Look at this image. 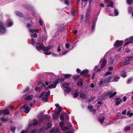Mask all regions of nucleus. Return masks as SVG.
<instances>
[{
	"mask_svg": "<svg viewBox=\"0 0 133 133\" xmlns=\"http://www.w3.org/2000/svg\"><path fill=\"white\" fill-rule=\"evenodd\" d=\"M58 80V79L56 81H55L51 85L49 84L47 88L46 87L44 84L43 83H40L38 85V87H36L35 88V90L36 91H37L38 90V89L40 88L39 87L40 86L41 87V88H44L46 89H51L55 88L59 82Z\"/></svg>",
	"mask_w": 133,
	"mask_h": 133,
	"instance_id": "1",
	"label": "nucleus"
},
{
	"mask_svg": "<svg viewBox=\"0 0 133 133\" xmlns=\"http://www.w3.org/2000/svg\"><path fill=\"white\" fill-rule=\"evenodd\" d=\"M36 49L38 50H49L54 47V46L53 45H51L48 46L46 48H45L43 45L42 43L39 42L38 43H36Z\"/></svg>",
	"mask_w": 133,
	"mask_h": 133,
	"instance_id": "2",
	"label": "nucleus"
},
{
	"mask_svg": "<svg viewBox=\"0 0 133 133\" xmlns=\"http://www.w3.org/2000/svg\"><path fill=\"white\" fill-rule=\"evenodd\" d=\"M27 27L29 29V32L31 37L37 38V35L36 33L38 32V30L37 29H30L31 28H32V25L29 24H27Z\"/></svg>",
	"mask_w": 133,
	"mask_h": 133,
	"instance_id": "3",
	"label": "nucleus"
},
{
	"mask_svg": "<svg viewBox=\"0 0 133 133\" xmlns=\"http://www.w3.org/2000/svg\"><path fill=\"white\" fill-rule=\"evenodd\" d=\"M116 94V92L115 91L113 92L112 91H109L105 94V96L106 97H109V98H113Z\"/></svg>",
	"mask_w": 133,
	"mask_h": 133,
	"instance_id": "4",
	"label": "nucleus"
},
{
	"mask_svg": "<svg viewBox=\"0 0 133 133\" xmlns=\"http://www.w3.org/2000/svg\"><path fill=\"white\" fill-rule=\"evenodd\" d=\"M100 62H102L100 68L99 69L97 70V71H98L100 70L101 69L103 68L106 65L107 61L106 59H102L100 60Z\"/></svg>",
	"mask_w": 133,
	"mask_h": 133,
	"instance_id": "5",
	"label": "nucleus"
},
{
	"mask_svg": "<svg viewBox=\"0 0 133 133\" xmlns=\"http://www.w3.org/2000/svg\"><path fill=\"white\" fill-rule=\"evenodd\" d=\"M5 32L6 30L4 27L3 23L0 22V34L5 33Z\"/></svg>",
	"mask_w": 133,
	"mask_h": 133,
	"instance_id": "6",
	"label": "nucleus"
},
{
	"mask_svg": "<svg viewBox=\"0 0 133 133\" xmlns=\"http://www.w3.org/2000/svg\"><path fill=\"white\" fill-rule=\"evenodd\" d=\"M125 41H128L124 44V46H126L128 44L133 43V37H131L125 40Z\"/></svg>",
	"mask_w": 133,
	"mask_h": 133,
	"instance_id": "7",
	"label": "nucleus"
},
{
	"mask_svg": "<svg viewBox=\"0 0 133 133\" xmlns=\"http://www.w3.org/2000/svg\"><path fill=\"white\" fill-rule=\"evenodd\" d=\"M50 90L48 91V92H46L45 97L43 98V100L45 102L48 101L49 96L50 95Z\"/></svg>",
	"mask_w": 133,
	"mask_h": 133,
	"instance_id": "8",
	"label": "nucleus"
},
{
	"mask_svg": "<svg viewBox=\"0 0 133 133\" xmlns=\"http://www.w3.org/2000/svg\"><path fill=\"white\" fill-rule=\"evenodd\" d=\"M68 118V115L64 113H61L60 115V119L61 121H63Z\"/></svg>",
	"mask_w": 133,
	"mask_h": 133,
	"instance_id": "9",
	"label": "nucleus"
},
{
	"mask_svg": "<svg viewBox=\"0 0 133 133\" xmlns=\"http://www.w3.org/2000/svg\"><path fill=\"white\" fill-rule=\"evenodd\" d=\"M23 108L25 109L24 112L26 114L28 113L30 110V109L27 106V104H25L23 105Z\"/></svg>",
	"mask_w": 133,
	"mask_h": 133,
	"instance_id": "10",
	"label": "nucleus"
},
{
	"mask_svg": "<svg viewBox=\"0 0 133 133\" xmlns=\"http://www.w3.org/2000/svg\"><path fill=\"white\" fill-rule=\"evenodd\" d=\"M115 100L116 105H118L122 102V101L120 98H115Z\"/></svg>",
	"mask_w": 133,
	"mask_h": 133,
	"instance_id": "11",
	"label": "nucleus"
},
{
	"mask_svg": "<svg viewBox=\"0 0 133 133\" xmlns=\"http://www.w3.org/2000/svg\"><path fill=\"white\" fill-rule=\"evenodd\" d=\"M88 70L86 69H85L81 72V75L85 77L87 76Z\"/></svg>",
	"mask_w": 133,
	"mask_h": 133,
	"instance_id": "12",
	"label": "nucleus"
},
{
	"mask_svg": "<svg viewBox=\"0 0 133 133\" xmlns=\"http://www.w3.org/2000/svg\"><path fill=\"white\" fill-rule=\"evenodd\" d=\"M123 41H116L114 43L115 46H121L122 44Z\"/></svg>",
	"mask_w": 133,
	"mask_h": 133,
	"instance_id": "13",
	"label": "nucleus"
},
{
	"mask_svg": "<svg viewBox=\"0 0 133 133\" xmlns=\"http://www.w3.org/2000/svg\"><path fill=\"white\" fill-rule=\"evenodd\" d=\"M13 24L12 22L10 19H8L7 21L6 25L8 27L11 26Z\"/></svg>",
	"mask_w": 133,
	"mask_h": 133,
	"instance_id": "14",
	"label": "nucleus"
},
{
	"mask_svg": "<svg viewBox=\"0 0 133 133\" xmlns=\"http://www.w3.org/2000/svg\"><path fill=\"white\" fill-rule=\"evenodd\" d=\"M33 95L32 94L28 96L25 98V99L26 101L31 100L33 98Z\"/></svg>",
	"mask_w": 133,
	"mask_h": 133,
	"instance_id": "15",
	"label": "nucleus"
},
{
	"mask_svg": "<svg viewBox=\"0 0 133 133\" xmlns=\"http://www.w3.org/2000/svg\"><path fill=\"white\" fill-rule=\"evenodd\" d=\"M105 117L104 116L99 117L98 118V121L102 123L105 120Z\"/></svg>",
	"mask_w": 133,
	"mask_h": 133,
	"instance_id": "16",
	"label": "nucleus"
},
{
	"mask_svg": "<svg viewBox=\"0 0 133 133\" xmlns=\"http://www.w3.org/2000/svg\"><path fill=\"white\" fill-rule=\"evenodd\" d=\"M112 78V77H109L107 78L104 79V82L105 83H106L109 82H110Z\"/></svg>",
	"mask_w": 133,
	"mask_h": 133,
	"instance_id": "17",
	"label": "nucleus"
},
{
	"mask_svg": "<svg viewBox=\"0 0 133 133\" xmlns=\"http://www.w3.org/2000/svg\"><path fill=\"white\" fill-rule=\"evenodd\" d=\"M69 85L68 83H64L63 84L62 86V88L64 90H65V89H66L68 88Z\"/></svg>",
	"mask_w": 133,
	"mask_h": 133,
	"instance_id": "18",
	"label": "nucleus"
},
{
	"mask_svg": "<svg viewBox=\"0 0 133 133\" xmlns=\"http://www.w3.org/2000/svg\"><path fill=\"white\" fill-rule=\"evenodd\" d=\"M59 131V129L58 128H56L55 129H52L50 130V133L52 132L56 133L58 132Z\"/></svg>",
	"mask_w": 133,
	"mask_h": 133,
	"instance_id": "19",
	"label": "nucleus"
},
{
	"mask_svg": "<svg viewBox=\"0 0 133 133\" xmlns=\"http://www.w3.org/2000/svg\"><path fill=\"white\" fill-rule=\"evenodd\" d=\"M59 114H58L57 112H55L53 116V118L55 119H56L58 117Z\"/></svg>",
	"mask_w": 133,
	"mask_h": 133,
	"instance_id": "20",
	"label": "nucleus"
},
{
	"mask_svg": "<svg viewBox=\"0 0 133 133\" xmlns=\"http://www.w3.org/2000/svg\"><path fill=\"white\" fill-rule=\"evenodd\" d=\"M2 114L3 113L6 115H8L9 113V110L8 109H6L5 110H2Z\"/></svg>",
	"mask_w": 133,
	"mask_h": 133,
	"instance_id": "21",
	"label": "nucleus"
},
{
	"mask_svg": "<svg viewBox=\"0 0 133 133\" xmlns=\"http://www.w3.org/2000/svg\"><path fill=\"white\" fill-rule=\"evenodd\" d=\"M64 90L65 91L64 92V94L65 95H66V93H68L71 91V89L69 88H68Z\"/></svg>",
	"mask_w": 133,
	"mask_h": 133,
	"instance_id": "22",
	"label": "nucleus"
},
{
	"mask_svg": "<svg viewBox=\"0 0 133 133\" xmlns=\"http://www.w3.org/2000/svg\"><path fill=\"white\" fill-rule=\"evenodd\" d=\"M91 12L89 9H88L87 10V14L86 16L87 18H89L90 15V14Z\"/></svg>",
	"mask_w": 133,
	"mask_h": 133,
	"instance_id": "23",
	"label": "nucleus"
},
{
	"mask_svg": "<svg viewBox=\"0 0 133 133\" xmlns=\"http://www.w3.org/2000/svg\"><path fill=\"white\" fill-rule=\"evenodd\" d=\"M93 107L92 106H89L88 107V109L91 111H92L93 112H95V110L93 109Z\"/></svg>",
	"mask_w": 133,
	"mask_h": 133,
	"instance_id": "24",
	"label": "nucleus"
},
{
	"mask_svg": "<svg viewBox=\"0 0 133 133\" xmlns=\"http://www.w3.org/2000/svg\"><path fill=\"white\" fill-rule=\"evenodd\" d=\"M1 121L2 122H6L8 121V117L6 118H1Z\"/></svg>",
	"mask_w": 133,
	"mask_h": 133,
	"instance_id": "25",
	"label": "nucleus"
},
{
	"mask_svg": "<svg viewBox=\"0 0 133 133\" xmlns=\"http://www.w3.org/2000/svg\"><path fill=\"white\" fill-rule=\"evenodd\" d=\"M49 50H43L44 51H45L44 52V54H45L47 55H51V52L50 51H48Z\"/></svg>",
	"mask_w": 133,
	"mask_h": 133,
	"instance_id": "26",
	"label": "nucleus"
},
{
	"mask_svg": "<svg viewBox=\"0 0 133 133\" xmlns=\"http://www.w3.org/2000/svg\"><path fill=\"white\" fill-rule=\"evenodd\" d=\"M126 60H129V61H133V56L128 57L126 58Z\"/></svg>",
	"mask_w": 133,
	"mask_h": 133,
	"instance_id": "27",
	"label": "nucleus"
},
{
	"mask_svg": "<svg viewBox=\"0 0 133 133\" xmlns=\"http://www.w3.org/2000/svg\"><path fill=\"white\" fill-rule=\"evenodd\" d=\"M16 15L20 16L22 17L23 16L22 14L20 12L18 11H16Z\"/></svg>",
	"mask_w": 133,
	"mask_h": 133,
	"instance_id": "28",
	"label": "nucleus"
},
{
	"mask_svg": "<svg viewBox=\"0 0 133 133\" xmlns=\"http://www.w3.org/2000/svg\"><path fill=\"white\" fill-rule=\"evenodd\" d=\"M39 23L40 25L42 27V28L43 29H44V28L43 27V23L42 20L41 19H40L39 20Z\"/></svg>",
	"mask_w": 133,
	"mask_h": 133,
	"instance_id": "29",
	"label": "nucleus"
},
{
	"mask_svg": "<svg viewBox=\"0 0 133 133\" xmlns=\"http://www.w3.org/2000/svg\"><path fill=\"white\" fill-rule=\"evenodd\" d=\"M127 60V61L124 62L123 63V65H124L126 64H129L130 63V61H129Z\"/></svg>",
	"mask_w": 133,
	"mask_h": 133,
	"instance_id": "30",
	"label": "nucleus"
},
{
	"mask_svg": "<svg viewBox=\"0 0 133 133\" xmlns=\"http://www.w3.org/2000/svg\"><path fill=\"white\" fill-rule=\"evenodd\" d=\"M131 128V127L130 126L125 127L124 128V131H127L129 130Z\"/></svg>",
	"mask_w": 133,
	"mask_h": 133,
	"instance_id": "31",
	"label": "nucleus"
},
{
	"mask_svg": "<svg viewBox=\"0 0 133 133\" xmlns=\"http://www.w3.org/2000/svg\"><path fill=\"white\" fill-rule=\"evenodd\" d=\"M77 84L78 86H82L83 85V82L82 81H79L77 82Z\"/></svg>",
	"mask_w": 133,
	"mask_h": 133,
	"instance_id": "32",
	"label": "nucleus"
},
{
	"mask_svg": "<svg viewBox=\"0 0 133 133\" xmlns=\"http://www.w3.org/2000/svg\"><path fill=\"white\" fill-rule=\"evenodd\" d=\"M114 5V3L113 2L110 3L109 4L107 5V6L108 7L111 6L112 7H113Z\"/></svg>",
	"mask_w": 133,
	"mask_h": 133,
	"instance_id": "33",
	"label": "nucleus"
},
{
	"mask_svg": "<svg viewBox=\"0 0 133 133\" xmlns=\"http://www.w3.org/2000/svg\"><path fill=\"white\" fill-rule=\"evenodd\" d=\"M62 110V108L60 106H59L58 108V110L56 111L58 114H59L61 112Z\"/></svg>",
	"mask_w": 133,
	"mask_h": 133,
	"instance_id": "34",
	"label": "nucleus"
},
{
	"mask_svg": "<svg viewBox=\"0 0 133 133\" xmlns=\"http://www.w3.org/2000/svg\"><path fill=\"white\" fill-rule=\"evenodd\" d=\"M95 25V23L94 22L93 23L92 26V31L94 30Z\"/></svg>",
	"mask_w": 133,
	"mask_h": 133,
	"instance_id": "35",
	"label": "nucleus"
},
{
	"mask_svg": "<svg viewBox=\"0 0 133 133\" xmlns=\"http://www.w3.org/2000/svg\"><path fill=\"white\" fill-rule=\"evenodd\" d=\"M30 42L31 44H32L34 45L35 43V41L32 38L30 40Z\"/></svg>",
	"mask_w": 133,
	"mask_h": 133,
	"instance_id": "36",
	"label": "nucleus"
},
{
	"mask_svg": "<svg viewBox=\"0 0 133 133\" xmlns=\"http://www.w3.org/2000/svg\"><path fill=\"white\" fill-rule=\"evenodd\" d=\"M119 78L118 77H115L113 79V81L114 82L117 81L119 79Z\"/></svg>",
	"mask_w": 133,
	"mask_h": 133,
	"instance_id": "37",
	"label": "nucleus"
},
{
	"mask_svg": "<svg viewBox=\"0 0 133 133\" xmlns=\"http://www.w3.org/2000/svg\"><path fill=\"white\" fill-rule=\"evenodd\" d=\"M16 128L15 127H11V130L13 132L15 131Z\"/></svg>",
	"mask_w": 133,
	"mask_h": 133,
	"instance_id": "38",
	"label": "nucleus"
},
{
	"mask_svg": "<svg viewBox=\"0 0 133 133\" xmlns=\"http://www.w3.org/2000/svg\"><path fill=\"white\" fill-rule=\"evenodd\" d=\"M118 11L116 9H115L114 11V14L115 16H117L118 15Z\"/></svg>",
	"mask_w": 133,
	"mask_h": 133,
	"instance_id": "39",
	"label": "nucleus"
},
{
	"mask_svg": "<svg viewBox=\"0 0 133 133\" xmlns=\"http://www.w3.org/2000/svg\"><path fill=\"white\" fill-rule=\"evenodd\" d=\"M61 129L62 130H67L68 129V128L67 127H61Z\"/></svg>",
	"mask_w": 133,
	"mask_h": 133,
	"instance_id": "40",
	"label": "nucleus"
},
{
	"mask_svg": "<svg viewBox=\"0 0 133 133\" xmlns=\"http://www.w3.org/2000/svg\"><path fill=\"white\" fill-rule=\"evenodd\" d=\"M80 97L84 99L85 97V95L84 94H81L79 96Z\"/></svg>",
	"mask_w": 133,
	"mask_h": 133,
	"instance_id": "41",
	"label": "nucleus"
},
{
	"mask_svg": "<svg viewBox=\"0 0 133 133\" xmlns=\"http://www.w3.org/2000/svg\"><path fill=\"white\" fill-rule=\"evenodd\" d=\"M121 76H122V77L123 78L127 76L126 74L124 71H123L122 73Z\"/></svg>",
	"mask_w": 133,
	"mask_h": 133,
	"instance_id": "42",
	"label": "nucleus"
},
{
	"mask_svg": "<svg viewBox=\"0 0 133 133\" xmlns=\"http://www.w3.org/2000/svg\"><path fill=\"white\" fill-rule=\"evenodd\" d=\"M127 3L129 4H130L132 3L133 0H127Z\"/></svg>",
	"mask_w": 133,
	"mask_h": 133,
	"instance_id": "43",
	"label": "nucleus"
},
{
	"mask_svg": "<svg viewBox=\"0 0 133 133\" xmlns=\"http://www.w3.org/2000/svg\"><path fill=\"white\" fill-rule=\"evenodd\" d=\"M75 10L74 9H72L71 11V14L73 16H74L75 15Z\"/></svg>",
	"mask_w": 133,
	"mask_h": 133,
	"instance_id": "44",
	"label": "nucleus"
},
{
	"mask_svg": "<svg viewBox=\"0 0 133 133\" xmlns=\"http://www.w3.org/2000/svg\"><path fill=\"white\" fill-rule=\"evenodd\" d=\"M132 78H130L128 80L127 82V83L128 84H129L130 82L132 81Z\"/></svg>",
	"mask_w": 133,
	"mask_h": 133,
	"instance_id": "45",
	"label": "nucleus"
},
{
	"mask_svg": "<svg viewBox=\"0 0 133 133\" xmlns=\"http://www.w3.org/2000/svg\"><path fill=\"white\" fill-rule=\"evenodd\" d=\"M111 74V72L108 71L106 72L104 74V75L105 76H107L109 75H110Z\"/></svg>",
	"mask_w": 133,
	"mask_h": 133,
	"instance_id": "46",
	"label": "nucleus"
},
{
	"mask_svg": "<svg viewBox=\"0 0 133 133\" xmlns=\"http://www.w3.org/2000/svg\"><path fill=\"white\" fill-rule=\"evenodd\" d=\"M69 51H67L66 50H65L62 53H60V55H64L68 52Z\"/></svg>",
	"mask_w": 133,
	"mask_h": 133,
	"instance_id": "47",
	"label": "nucleus"
},
{
	"mask_svg": "<svg viewBox=\"0 0 133 133\" xmlns=\"http://www.w3.org/2000/svg\"><path fill=\"white\" fill-rule=\"evenodd\" d=\"M78 96V92H76L75 93L74 95V97H77Z\"/></svg>",
	"mask_w": 133,
	"mask_h": 133,
	"instance_id": "48",
	"label": "nucleus"
},
{
	"mask_svg": "<svg viewBox=\"0 0 133 133\" xmlns=\"http://www.w3.org/2000/svg\"><path fill=\"white\" fill-rule=\"evenodd\" d=\"M71 75L65 74V78H68L71 76Z\"/></svg>",
	"mask_w": 133,
	"mask_h": 133,
	"instance_id": "49",
	"label": "nucleus"
},
{
	"mask_svg": "<svg viewBox=\"0 0 133 133\" xmlns=\"http://www.w3.org/2000/svg\"><path fill=\"white\" fill-rule=\"evenodd\" d=\"M79 77H80L79 75L76 76L74 77L73 78L74 79L76 80L79 78Z\"/></svg>",
	"mask_w": 133,
	"mask_h": 133,
	"instance_id": "50",
	"label": "nucleus"
},
{
	"mask_svg": "<svg viewBox=\"0 0 133 133\" xmlns=\"http://www.w3.org/2000/svg\"><path fill=\"white\" fill-rule=\"evenodd\" d=\"M114 63V61L112 59H110L109 62V63L110 65Z\"/></svg>",
	"mask_w": 133,
	"mask_h": 133,
	"instance_id": "51",
	"label": "nucleus"
},
{
	"mask_svg": "<svg viewBox=\"0 0 133 133\" xmlns=\"http://www.w3.org/2000/svg\"><path fill=\"white\" fill-rule=\"evenodd\" d=\"M47 126L48 128H50L51 127V124L49 123L47 124Z\"/></svg>",
	"mask_w": 133,
	"mask_h": 133,
	"instance_id": "52",
	"label": "nucleus"
},
{
	"mask_svg": "<svg viewBox=\"0 0 133 133\" xmlns=\"http://www.w3.org/2000/svg\"><path fill=\"white\" fill-rule=\"evenodd\" d=\"M64 3L66 4L67 5H68L69 3L68 0H65Z\"/></svg>",
	"mask_w": 133,
	"mask_h": 133,
	"instance_id": "53",
	"label": "nucleus"
},
{
	"mask_svg": "<svg viewBox=\"0 0 133 133\" xmlns=\"http://www.w3.org/2000/svg\"><path fill=\"white\" fill-rule=\"evenodd\" d=\"M70 46V45L68 43H66L65 44V46L67 48H68Z\"/></svg>",
	"mask_w": 133,
	"mask_h": 133,
	"instance_id": "54",
	"label": "nucleus"
},
{
	"mask_svg": "<svg viewBox=\"0 0 133 133\" xmlns=\"http://www.w3.org/2000/svg\"><path fill=\"white\" fill-rule=\"evenodd\" d=\"M37 123L38 122L37 121H36L35 122L33 123H32V124L34 126H35L37 124Z\"/></svg>",
	"mask_w": 133,
	"mask_h": 133,
	"instance_id": "55",
	"label": "nucleus"
},
{
	"mask_svg": "<svg viewBox=\"0 0 133 133\" xmlns=\"http://www.w3.org/2000/svg\"><path fill=\"white\" fill-rule=\"evenodd\" d=\"M29 89H30V88H29L27 87L25 90L24 91V92H26L27 91H28L29 90Z\"/></svg>",
	"mask_w": 133,
	"mask_h": 133,
	"instance_id": "56",
	"label": "nucleus"
},
{
	"mask_svg": "<svg viewBox=\"0 0 133 133\" xmlns=\"http://www.w3.org/2000/svg\"><path fill=\"white\" fill-rule=\"evenodd\" d=\"M103 83V82L102 81H99V85H101Z\"/></svg>",
	"mask_w": 133,
	"mask_h": 133,
	"instance_id": "57",
	"label": "nucleus"
},
{
	"mask_svg": "<svg viewBox=\"0 0 133 133\" xmlns=\"http://www.w3.org/2000/svg\"><path fill=\"white\" fill-rule=\"evenodd\" d=\"M45 94V92H42L40 95L39 96L40 97H41L42 96H43L44 94Z\"/></svg>",
	"mask_w": 133,
	"mask_h": 133,
	"instance_id": "58",
	"label": "nucleus"
},
{
	"mask_svg": "<svg viewBox=\"0 0 133 133\" xmlns=\"http://www.w3.org/2000/svg\"><path fill=\"white\" fill-rule=\"evenodd\" d=\"M131 8L130 7H129L128 8V11L130 13L131 11Z\"/></svg>",
	"mask_w": 133,
	"mask_h": 133,
	"instance_id": "59",
	"label": "nucleus"
},
{
	"mask_svg": "<svg viewBox=\"0 0 133 133\" xmlns=\"http://www.w3.org/2000/svg\"><path fill=\"white\" fill-rule=\"evenodd\" d=\"M44 130V128H42L41 129L38 130V131L39 132H41L43 130Z\"/></svg>",
	"mask_w": 133,
	"mask_h": 133,
	"instance_id": "60",
	"label": "nucleus"
},
{
	"mask_svg": "<svg viewBox=\"0 0 133 133\" xmlns=\"http://www.w3.org/2000/svg\"><path fill=\"white\" fill-rule=\"evenodd\" d=\"M127 98L126 96L124 97L123 98V101L125 102Z\"/></svg>",
	"mask_w": 133,
	"mask_h": 133,
	"instance_id": "61",
	"label": "nucleus"
},
{
	"mask_svg": "<svg viewBox=\"0 0 133 133\" xmlns=\"http://www.w3.org/2000/svg\"><path fill=\"white\" fill-rule=\"evenodd\" d=\"M45 117L46 118L48 119L50 117H51V116L49 115H45Z\"/></svg>",
	"mask_w": 133,
	"mask_h": 133,
	"instance_id": "62",
	"label": "nucleus"
},
{
	"mask_svg": "<svg viewBox=\"0 0 133 133\" xmlns=\"http://www.w3.org/2000/svg\"><path fill=\"white\" fill-rule=\"evenodd\" d=\"M95 97H91V99H90V101H92L93 100H94L95 99Z\"/></svg>",
	"mask_w": 133,
	"mask_h": 133,
	"instance_id": "63",
	"label": "nucleus"
},
{
	"mask_svg": "<svg viewBox=\"0 0 133 133\" xmlns=\"http://www.w3.org/2000/svg\"><path fill=\"white\" fill-rule=\"evenodd\" d=\"M113 69V68L111 66H110L108 68V70H112Z\"/></svg>",
	"mask_w": 133,
	"mask_h": 133,
	"instance_id": "64",
	"label": "nucleus"
}]
</instances>
